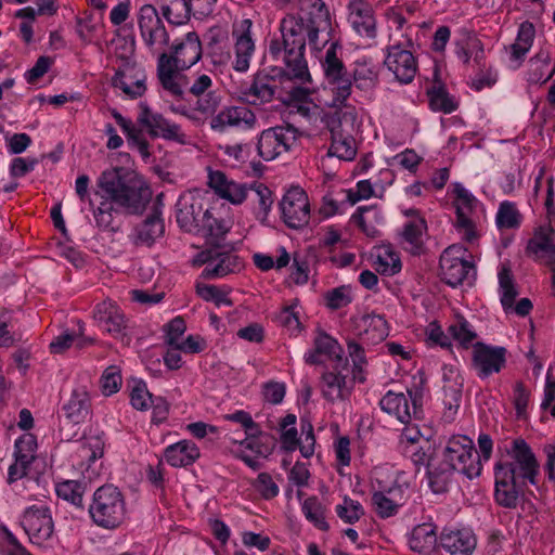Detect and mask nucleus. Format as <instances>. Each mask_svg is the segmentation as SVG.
<instances>
[{"label":"nucleus","mask_w":555,"mask_h":555,"mask_svg":"<svg viewBox=\"0 0 555 555\" xmlns=\"http://www.w3.org/2000/svg\"><path fill=\"white\" fill-rule=\"evenodd\" d=\"M331 14L323 0H301L300 11L287 13L279 24L280 36L269 42L271 57L283 64V75L300 83L311 82L306 59L307 42L311 49L321 51L331 38Z\"/></svg>","instance_id":"1"},{"label":"nucleus","mask_w":555,"mask_h":555,"mask_svg":"<svg viewBox=\"0 0 555 555\" xmlns=\"http://www.w3.org/2000/svg\"><path fill=\"white\" fill-rule=\"evenodd\" d=\"M121 172V168L103 171L96 181L99 191L94 198L88 197L89 177L81 175L76 179V193L80 201L88 198L95 223L101 229L117 231L119 216L139 214L151 195L143 182L124 177Z\"/></svg>","instance_id":"2"},{"label":"nucleus","mask_w":555,"mask_h":555,"mask_svg":"<svg viewBox=\"0 0 555 555\" xmlns=\"http://www.w3.org/2000/svg\"><path fill=\"white\" fill-rule=\"evenodd\" d=\"M356 331L359 340L348 339V354L352 360L351 382H364L366 379V359L364 346H375L388 336L386 320L378 314H365L356 321ZM337 370L334 382H346L349 379L348 369Z\"/></svg>","instance_id":"3"},{"label":"nucleus","mask_w":555,"mask_h":555,"mask_svg":"<svg viewBox=\"0 0 555 555\" xmlns=\"http://www.w3.org/2000/svg\"><path fill=\"white\" fill-rule=\"evenodd\" d=\"M495 472L524 483H537L539 463L531 448L524 439H515L506 449V459L499 462Z\"/></svg>","instance_id":"4"},{"label":"nucleus","mask_w":555,"mask_h":555,"mask_svg":"<svg viewBox=\"0 0 555 555\" xmlns=\"http://www.w3.org/2000/svg\"><path fill=\"white\" fill-rule=\"evenodd\" d=\"M92 520L100 527H118L126 516V502L121 491L113 485H104L93 493L89 506Z\"/></svg>","instance_id":"5"},{"label":"nucleus","mask_w":555,"mask_h":555,"mask_svg":"<svg viewBox=\"0 0 555 555\" xmlns=\"http://www.w3.org/2000/svg\"><path fill=\"white\" fill-rule=\"evenodd\" d=\"M446 465H452V469L469 479L481 474L482 465L479 453L475 450L474 442L467 436H453L440 454H435Z\"/></svg>","instance_id":"6"},{"label":"nucleus","mask_w":555,"mask_h":555,"mask_svg":"<svg viewBox=\"0 0 555 555\" xmlns=\"http://www.w3.org/2000/svg\"><path fill=\"white\" fill-rule=\"evenodd\" d=\"M90 413V399L86 385L75 384L70 397L62 406L60 414V433L63 439L70 440L77 436L76 426L83 423Z\"/></svg>","instance_id":"7"},{"label":"nucleus","mask_w":555,"mask_h":555,"mask_svg":"<svg viewBox=\"0 0 555 555\" xmlns=\"http://www.w3.org/2000/svg\"><path fill=\"white\" fill-rule=\"evenodd\" d=\"M202 42L195 31L188 33L181 40H176L168 52L162 51L157 62L186 70L202 59Z\"/></svg>","instance_id":"8"},{"label":"nucleus","mask_w":555,"mask_h":555,"mask_svg":"<svg viewBox=\"0 0 555 555\" xmlns=\"http://www.w3.org/2000/svg\"><path fill=\"white\" fill-rule=\"evenodd\" d=\"M298 135V130L291 125L266 129L258 138V155L266 162L273 160L287 153L297 141Z\"/></svg>","instance_id":"9"},{"label":"nucleus","mask_w":555,"mask_h":555,"mask_svg":"<svg viewBox=\"0 0 555 555\" xmlns=\"http://www.w3.org/2000/svg\"><path fill=\"white\" fill-rule=\"evenodd\" d=\"M140 36L151 51H163L169 43V33L156 8L144 4L138 14Z\"/></svg>","instance_id":"10"},{"label":"nucleus","mask_w":555,"mask_h":555,"mask_svg":"<svg viewBox=\"0 0 555 555\" xmlns=\"http://www.w3.org/2000/svg\"><path fill=\"white\" fill-rule=\"evenodd\" d=\"M21 526L29 541L36 545H43L52 538L54 531L50 508L44 505L26 508L21 518Z\"/></svg>","instance_id":"11"},{"label":"nucleus","mask_w":555,"mask_h":555,"mask_svg":"<svg viewBox=\"0 0 555 555\" xmlns=\"http://www.w3.org/2000/svg\"><path fill=\"white\" fill-rule=\"evenodd\" d=\"M408 395L412 402V412L409 405V399L403 392L388 391L380 400L379 404L383 411L393 414L401 423L410 422L412 414L417 415L418 409L423 404L424 388L423 384L414 385L408 389Z\"/></svg>","instance_id":"12"},{"label":"nucleus","mask_w":555,"mask_h":555,"mask_svg":"<svg viewBox=\"0 0 555 555\" xmlns=\"http://www.w3.org/2000/svg\"><path fill=\"white\" fill-rule=\"evenodd\" d=\"M467 249L462 245H451L440 256L441 280L455 287L467 278L473 264L465 257Z\"/></svg>","instance_id":"13"},{"label":"nucleus","mask_w":555,"mask_h":555,"mask_svg":"<svg viewBox=\"0 0 555 555\" xmlns=\"http://www.w3.org/2000/svg\"><path fill=\"white\" fill-rule=\"evenodd\" d=\"M284 222L293 229L306 225L310 219V205L306 192L299 188H291L280 203Z\"/></svg>","instance_id":"14"},{"label":"nucleus","mask_w":555,"mask_h":555,"mask_svg":"<svg viewBox=\"0 0 555 555\" xmlns=\"http://www.w3.org/2000/svg\"><path fill=\"white\" fill-rule=\"evenodd\" d=\"M140 108L138 121L147 129L152 137H160L179 144L188 143L189 138L179 125L171 122L162 114L153 112L146 105H141Z\"/></svg>","instance_id":"15"},{"label":"nucleus","mask_w":555,"mask_h":555,"mask_svg":"<svg viewBox=\"0 0 555 555\" xmlns=\"http://www.w3.org/2000/svg\"><path fill=\"white\" fill-rule=\"evenodd\" d=\"M209 214L203 199L192 194L181 196L177 203V222L185 232L199 233Z\"/></svg>","instance_id":"16"},{"label":"nucleus","mask_w":555,"mask_h":555,"mask_svg":"<svg viewBox=\"0 0 555 555\" xmlns=\"http://www.w3.org/2000/svg\"><path fill=\"white\" fill-rule=\"evenodd\" d=\"M253 22L244 18L234 25L232 37L234 39V60L232 67L237 73H246L250 66V60L255 53L256 46L251 37Z\"/></svg>","instance_id":"17"},{"label":"nucleus","mask_w":555,"mask_h":555,"mask_svg":"<svg viewBox=\"0 0 555 555\" xmlns=\"http://www.w3.org/2000/svg\"><path fill=\"white\" fill-rule=\"evenodd\" d=\"M526 254L540 263L555 264V229L552 222L534 230L532 237L527 243Z\"/></svg>","instance_id":"18"},{"label":"nucleus","mask_w":555,"mask_h":555,"mask_svg":"<svg viewBox=\"0 0 555 555\" xmlns=\"http://www.w3.org/2000/svg\"><path fill=\"white\" fill-rule=\"evenodd\" d=\"M384 63L400 83H410L417 73L415 56L401 44H393L387 48Z\"/></svg>","instance_id":"19"},{"label":"nucleus","mask_w":555,"mask_h":555,"mask_svg":"<svg viewBox=\"0 0 555 555\" xmlns=\"http://www.w3.org/2000/svg\"><path fill=\"white\" fill-rule=\"evenodd\" d=\"M199 261L205 264L202 276L205 279L223 278L243 268L241 258L231 253L206 250L199 255Z\"/></svg>","instance_id":"20"},{"label":"nucleus","mask_w":555,"mask_h":555,"mask_svg":"<svg viewBox=\"0 0 555 555\" xmlns=\"http://www.w3.org/2000/svg\"><path fill=\"white\" fill-rule=\"evenodd\" d=\"M506 349L503 347H490L477 343L473 350V365L479 378H487L492 373H498L506 362Z\"/></svg>","instance_id":"21"},{"label":"nucleus","mask_w":555,"mask_h":555,"mask_svg":"<svg viewBox=\"0 0 555 555\" xmlns=\"http://www.w3.org/2000/svg\"><path fill=\"white\" fill-rule=\"evenodd\" d=\"M258 120L251 109L246 106H227L210 119V127L216 131H224L232 127L242 130L254 129Z\"/></svg>","instance_id":"22"},{"label":"nucleus","mask_w":555,"mask_h":555,"mask_svg":"<svg viewBox=\"0 0 555 555\" xmlns=\"http://www.w3.org/2000/svg\"><path fill=\"white\" fill-rule=\"evenodd\" d=\"M208 185L218 197L230 202L232 205L243 204L249 193L246 183L236 182L220 170L209 171Z\"/></svg>","instance_id":"23"},{"label":"nucleus","mask_w":555,"mask_h":555,"mask_svg":"<svg viewBox=\"0 0 555 555\" xmlns=\"http://www.w3.org/2000/svg\"><path fill=\"white\" fill-rule=\"evenodd\" d=\"M307 363L315 365L325 361L343 362V348L339 343L323 331H319L313 339L312 349L305 354Z\"/></svg>","instance_id":"24"},{"label":"nucleus","mask_w":555,"mask_h":555,"mask_svg":"<svg viewBox=\"0 0 555 555\" xmlns=\"http://www.w3.org/2000/svg\"><path fill=\"white\" fill-rule=\"evenodd\" d=\"M146 74L143 69L125 63L113 77V86L120 89L130 99L142 96L146 91Z\"/></svg>","instance_id":"25"},{"label":"nucleus","mask_w":555,"mask_h":555,"mask_svg":"<svg viewBox=\"0 0 555 555\" xmlns=\"http://www.w3.org/2000/svg\"><path fill=\"white\" fill-rule=\"evenodd\" d=\"M455 194V208H456V227L463 232V237L467 242H473L476 238V232L474 223L469 218L474 206L476 205V198L461 184L454 185Z\"/></svg>","instance_id":"26"},{"label":"nucleus","mask_w":555,"mask_h":555,"mask_svg":"<svg viewBox=\"0 0 555 555\" xmlns=\"http://www.w3.org/2000/svg\"><path fill=\"white\" fill-rule=\"evenodd\" d=\"M93 319L99 327L113 336L122 334L127 320L121 309L112 300H103L93 310Z\"/></svg>","instance_id":"27"},{"label":"nucleus","mask_w":555,"mask_h":555,"mask_svg":"<svg viewBox=\"0 0 555 555\" xmlns=\"http://www.w3.org/2000/svg\"><path fill=\"white\" fill-rule=\"evenodd\" d=\"M157 78L163 91L176 100L184 99L189 79L183 69H178L157 62Z\"/></svg>","instance_id":"28"},{"label":"nucleus","mask_w":555,"mask_h":555,"mask_svg":"<svg viewBox=\"0 0 555 555\" xmlns=\"http://www.w3.org/2000/svg\"><path fill=\"white\" fill-rule=\"evenodd\" d=\"M211 87V76L201 74L189 88V92L197 98L196 109L202 114H214L220 104V96L210 90Z\"/></svg>","instance_id":"29"},{"label":"nucleus","mask_w":555,"mask_h":555,"mask_svg":"<svg viewBox=\"0 0 555 555\" xmlns=\"http://www.w3.org/2000/svg\"><path fill=\"white\" fill-rule=\"evenodd\" d=\"M349 21L353 29L361 36L374 38L376 36V23L371 4L364 0H350Z\"/></svg>","instance_id":"30"},{"label":"nucleus","mask_w":555,"mask_h":555,"mask_svg":"<svg viewBox=\"0 0 555 555\" xmlns=\"http://www.w3.org/2000/svg\"><path fill=\"white\" fill-rule=\"evenodd\" d=\"M476 538L468 530H444L440 535V546L449 555H472L476 547Z\"/></svg>","instance_id":"31"},{"label":"nucleus","mask_w":555,"mask_h":555,"mask_svg":"<svg viewBox=\"0 0 555 555\" xmlns=\"http://www.w3.org/2000/svg\"><path fill=\"white\" fill-rule=\"evenodd\" d=\"M276 90V80L262 72H258L247 88L242 91L245 99L254 105L272 101Z\"/></svg>","instance_id":"32"},{"label":"nucleus","mask_w":555,"mask_h":555,"mask_svg":"<svg viewBox=\"0 0 555 555\" xmlns=\"http://www.w3.org/2000/svg\"><path fill=\"white\" fill-rule=\"evenodd\" d=\"M375 513L382 518H388L397 514L398 507L403 504V489L393 486L387 490L375 491L371 498Z\"/></svg>","instance_id":"33"},{"label":"nucleus","mask_w":555,"mask_h":555,"mask_svg":"<svg viewBox=\"0 0 555 555\" xmlns=\"http://www.w3.org/2000/svg\"><path fill=\"white\" fill-rule=\"evenodd\" d=\"M326 89L331 93V100L325 105L331 108H341L347 105V101L352 92V79L349 72L336 74L324 78Z\"/></svg>","instance_id":"34"},{"label":"nucleus","mask_w":555,"mask_h":555,"mask_svg":"<svg viewBox=\"0 0 555 555\" xmlns=\"http://www.w3.org/2000/svg\"><path fill=\"white\" fill-rule=\"evenodd\" d=\"M165 232L164 220L160 212L155 210L138 224L132 234V241L137 246H152Z\"/></svg>","instance_id":"35"},{"label":"nucleus","mask_w":555,"mask_h":555,"mask_svg":"<svg viewBox=\"0 0 555 555\" xmlns=\"http://www.w3.org/2000/svg\"><path fill=\"white\" fill-rule=\"evenodd\" d=\"M525 486L526 483L507 477L506 473L495 472V502L505 508H516Z\"/></svg>","instance_id":"36"},{"label":"nucleus","mask_w":555,"mask_h":555,"mask_svg":"<svg viewBox=\"0 0 555 555\" xmlns=\"http://www.w3.org/2000/svg\"><path fill=\"white\" fill-rule=\"evenodd\" d=\"M405 215L412 217L404 224L402 231V238L406 244L405 248L413 255H420L423 251V236L427 230L426 221L418 216L416 210L406 211Z\"/></svg>","instance_id":"37"},{"label":"nucleus","mask_w":555,"mask_h":555,"mask_svg":"<svg viewBox=\"0 0 555 555\" xmlns=\"http://www.w3.org/2000/svg\"><path fill=\"white\" fill-rule=\"evenodd\" d=\"M437 527L429 522L414 527L409 539L410 548L423 555L431 554L437 547Z\"/></svg>","instance_id":"38"},{"label":"nucleus","mask_w":555,"mask_h":555,"mask_svg":"<svg viewBox=\"0 0 555 555\" xmlns=\"http://www.w3.org/2000/svg\"><path fill=\"white\" fill-rule=\"evenodd\" d=\"M452 465H446L435 455L427 463L428 486L434 493H443L448 490L455 470Z\"/></svg>","instance_id":"39"},{"label":"nucleus","mask_w":555,"mask_h":555,"mask_svg":"<svg viewBox=\"0 0 555 555\" xmlns=\"http://www.w3.org/2000/svg\"><path fill=\"white\" fill-rule=\"evenodd\" d=\"M535 36V28L532 23L524 22L520 24L516 40L509 46V60L515 67H519L530 48Z\"/></svg>","instance_id":"40"},{"label":"nucleus","mask_w":555,"mask_h":555,"mask_svg":"<svg viewBox=\"0 0 555 555\" xmlns=\"http://www.w3.org/2000/svg\"><path fill=\"white\" fill-rule=\"evenodd\" d=\"M199 457V449L190 440H182L168 446L165 450V459L173 467H182L193 464Z\"/></svg>","instance_id":"41"},{"label":"nucleus","mask_w":555,"mask_h":555,"mask_svg":"<svg viewBox=\"0 0 555 555\" xmlns=\"http://www.w3.org/2000/svg\"><path fill=\"white\" fill-rule=\"evenodd\" d=\"M356 154L357 145L352 135L344 132L341 127L333 128L331 130V145L327 155L341 160H352Z\"/></svg>","instance_id":"42"},{"label":"nucleus","mask_w":555,"mask_h":555,"mask_svg":"<svg viewBox=\"0 0 555 555\" xmlns=\"http://www.w3.org/2000/svg\"><path fill=\"white\" fill-rule=\"evenodd\" d=\"M163 16L172 25L186 24L191 17V8L188 0H155Z\"/></svg>","instance_id":"43"},{"label":"nucleus","mask_w":555,"mask_h":555,"mask_svg":"<svg viewBox=\"0 0 555 555\" xmlns=\"http://www.w3.org/2000/svg\"><path fill=\"white\" fill-rule=\"evenodd\" d=\"M356 88L362 91H372L378 83V69L375 64L367 61H357L351 74Z\"/></svg>","instance_id":"44"},{"label":"nucleus","mask_w":555,"mask_h":555,"mask_svg":"<svg viewBox=\"0 0 555 555\" xmlns=\"http://www.w3.org/2000/svg\"><path fill=\"white\" fill-rule=\"evenodd\" d=\"M230 229L231 222L229 220L217 218L210 212L198 234L203 235L209 245L219 247Z\"/></svg>","instance_id":"45"},{"label":"nucleus","mask_w":555,"mask_h":555,"mask_svg":"<svg viewBox=\"0 0 555 555\" xmlns=\"http://www.w3.org/2000/svg\"><path fill=\"white\" fill-rule=\"evenodd\" d=\"M248 189L253 193L251 203L257 218L266 219L273 204L271 190L260 182L248 185Z\"/></svg>","instance_id":"46"},{"label":"nucleus","mask_w":555,"mask_h":555,"mask_svg":"<svg viewBox=\"0 0 555 555\" xmlns=\"http://www.w3.org/2000/svg\"><path fill=\"white\" fill-rule=\"evenodd\" d=\"M338 51L341 52L340 44L337 40H332L330 47L321 57V67L324 78L348 72L343 62L341 55H338Z\"/></svg>","instance_id":"47"},{"label":"nucleus","mask_w":555,"mask_h":555,"mask_svg":"<svg viewBox=\"0 0 555 555\" xmlns=\"http://www.w3.org/2000/svg\"><path fill=\"white\" fill-rule=\"evenodd\" d=\"M522 221V215L517 208L516 204L509 201H504L499 205L495 216V223L500 230L517 229Z\"/></svg>","instance_id":"48"},{"label":"nucleus","mask_w":555,"mask_h":555,"mask_svg":"<svg viewBox=\"0 0 555 555\" xmlns=\"http://www.w3.org/2000/svg\"><path fill=\"white\" fill-rule=\"evenodd\" d=\"M297 300L291 305H286L275 314L274 321L278 325L286 330L291 335L297 336L302 331V324L297 310Z\"/></svg>","instance_id":"49"},{"label":"nucleus","mask_w":555,"mask_h":555,"mask_svg":"<svg viewBox=\"0 0 555 555\" xmlns=\"http://www.w3.org/2000/svg\"><path fill=\"white\" fill-rule=\"evenodd\" d=\"M427 95L433 111L450 114L457 108V103L441 86H433L427 90Z\"/></svg>","instance_id":"50"},{"label":"nucleus","mask_w":555,"mask_h":555,"mask_svg":"<svg viewBox=\"0 0 555 555\" xmlns=\"http://www.w3.org/2000/svg\"><path fill=\"white\" fill-rule=\"evenodd\" d=\"M463 388L462 384H449L443 387V420L448 423L452 422L457 413L462 401Z\"/></svg>","instance_id":"51"},{"label":"nucleus","mask_w":555,"mask_h":555,"mask_svg":"<svg viewBox=\"0 0 555 555\" xmlns=\"http://www.w3.org/2000/svg\"><path fill=\"white\" fill-rule=\"evenodd\" d=\"M374 268L384 275H393L401 270V260L399 255L389 247L378 250Z\"/></svg>","instance_id":"52"},{"label":"nucleus","mask_w":555,"mask_h":555,"mask_svg":"<svg viewBox=\"0 0 555 555\" xmlns=\"http://www.w3.org/2000/svg\"><path fill=\"white\" fill-rule=\"evenodd\" d=\"M241 444L245 446L246 449L254 452L257 456L262 457L270 455L275 447L274 438L269 434H263L260 429L259 434L246 435Z\"/></svg>","instance_id":"53"},{"label":"nucleus","mask_w":555,"mask_h":555,"mask_svg":"<svg viewBox=\"0 0 555 555\" xmlns=\"http://www.w3.org/2000/svg\"><path fill=\"white\" fill-rule=\"evenodd\" d=\"M83 485L76 480H65L56 486L57 496L72 503L76 507H83Z\"/></svg>","instance_id":"54"},{"label":"nucleus","mask_w":555,"mask_h":555,"mask_svg":"<svg viewBox=\"0 0 555 555\" xmlns=\"http://www.w3.org/2000/svg\"><path fill=\"white\" fill-rule=\"evenodd\" d=\"M499 284L501 289V304L504 309H509L514 306L517 291L514 285L512 271L503 267L499 272Z\"/></svg>","instance_id":"55"},{"label":"nucleus","mask_w":555,"mask_h":555,"mask_svg":"<svg viewBox=\"0 0 555 555\" xmlns=\"http://www.w3.org/2000/svg\"><path fill=\"white\" fill-rule=\"evenodd\" d=\"M551 53L547 50L541 49L533 57L530 59L529 65L530 70L528 72L527 80L530 83L543 82L544 69L550 65Z\"/></svg>","instance_id":"56"},{"label":"nucleus","mask_w":555,"mask_h":555,"mask_svg":"<svg viewBox=\"0 0 555 555\" xmlns=\"http://www.w3.org/2000/svg\"><path fill=\"white\" fill-rule=\"evenodd\" d=\"M196 293L202 299L215 302L217 307L232 306V300L229 298L228 292L216 285L197 283Z\"/></svg>","instance_id":"57"},{"label":"nucleus","mask_w":555,"mask_h":555,"mask_svg":"<svg viewBox=\"0 0 555 555\" xmlns=\"http://www.w3.org/2000/svg\"><path fill=\"white\" fill-rule=\"evenodd\" d=\"M449 334L463 347L467 348L477 337L472 325L464 319L459 318L448 327Z\"/></svg>","instance_id":"58"},{"label":"nucleus","mask_w":555,"mask_h":555,"mask_svg":"<svg viewBox=\"0 0 555 555\" xmlns=\"http://www.w3.org/2000/svg\"><path fill=\"white\" fill-rule=\"evenodd\" d=\"M336 514L345 522L354 524L364 515V509L360 502L345 496L343 503L336 506Z\"/></svg>","instance_id":"59"},{"label":"nucleus","mask_w":555,"mask_h":555,"mask_svg":"<svg viewBox=\"0 0 555 555\" xmlns=\"http://www.w3.org/2000/svg\"><path fill=\"white\" fill-rule=\"evenodd\" d=\"M302 512L307 519L313 522L319 529H328V524L325 521L323 508L317 498L307 499L302 504Z\"/></svg>","instance_id":"60"},{"label":"nucleus","mask_w":555,"mask_h":555,"mask_svg":"<svg viewBox=\"0 0 555 555\" xmlns=\"http://www.w3.org/2000/svg\"><path fill=\"white\" fill-rule=\"evenodd\" d=\"M511 399L515 406L517 416L524 417L531 402L530 388H528L525 384H516L513 389Z\"/></svg>","instance_id":"61"},{"label":"nucleus","mask_w":555,"mask_h":555,"mask_svg":"<svg viewBox=\"0 0 555 555\" xmlns=\"http://www.w3.org/2000/svg\"><path fill=\"white\" fill-rule=\"evenodd\" d=\"M153 398V395L146 388V384H137L130 392L131 405L139 411L150 409Z\"/></svg>","instance_id":"62"},{"label":"nucleus","mask_w":555,"mask_h":555,"mask_svg":"<svg viewBox=\"0 0 555 555\" xmlns=\"http://www.w3.org/2000/svg\"><path fill=\"white\" fill-rule=\"evenodd\" d=\"M326 306L332 310H337L348 306L351 302L349 288L339 286L328 291L325 294Z\"/></svg>","instance_id":"63"},{"label":"nucleus","mask_w":555,"mask_h":555,"mask_svg":"<svg viewBox=\"0 0 555 555\" xmlns=\"http://www.w3.org/2000/svg\"><path fill=\"white\" fill-rule=\"evenodd\" d=\"M185 331L186 324L183 318L176 317L165 325L166 344L168 346L177 347V345L182 340L181 336L184 334Z\"/></svg>","instance_id":"64"}]
</instances>
